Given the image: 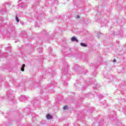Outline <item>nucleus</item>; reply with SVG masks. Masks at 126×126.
Here are the masks:
<instances>
[{"mask_svg":"<svg viewBox=\"0 0 126 126\" xmlns=\"http://www.w3.org/2000/svg\"><path fill=\"white\" fill-rule=\"evenodd\" d=\"M71 40L72 42H78V40L76 39L75 37H72L71 38Z\"/></svg>","mask_w":126,"mask_h":126,"instance_id":"nucleus-1","label":"nucleus"},{"mask_svg":"<svg viewBox=\"0 0 126 126\" xmlns=\"http://www.w3.org/2000/svg\"><path fill=\"white\" fill-rule=\"evenodd\" d=\"M46 119L47 120H51V119H52V116H51L50 114H47L46 115Z\"/></svg>","mask_w":126,"mask_h":126,"instance_id":"nucleus-2","label":"nucleus"},{"mask_svg":"<svg viewBox=\"0 0 126 126\" xmlns=\"http://www.w3.org/2000/svg\"><path fill=\"white\" fill-rule=\"evenodd\" d=\"M24 67H25V64H23L22 66V67H21V70L22 71H24Z\"/></svg>","mask_w":126,"mask_h":126,"instance_id":"nucleus-3","label":"nucleus"},{"mask_svg":"<svg viewBox=\"0 0 126 126\" xmlns=\"http://www.w3.org/2000/svg\"><path fill=\"white\" fill-rule=\"evenodd\" d=\"M63 109L64 110H68V106H67V105H65L63 106Z\"/></svg>","mask_w":126,"mask_h":126,"instance_id":"nucleus-4","label":"nucleus"},{"mask_svg":"<svg viewBox=\"0 0 126 126\" xmlns=\"http://www.w3.org/2000/svg\"><path fill=\"white\" fill-rule=\"evenodd\" d=\"M81 46H82V47H86V44L83 43H81L80 44Z\"/></svg>","mask_w":126,"mask_h":126,"instance_id":"nucleus-5","label":"nucleus"},{"mask_svg":"<svg viewBox=\"0 0 126 126\" xmlns=\"http://www.w3.org/2000/svg\"><path fill=\"white\" fill-rule=\"evenodd\" d=\"M16 20L17 22H19V20H18V17L17 16H16Z\"/></svg>","mask_w":126,"mask_h":126,"instance_id":"nucleus-6","label":"nucleus"},{"mask_svg":"<svg viewBox=\"0 0 126 126\" xmlns=\"http://www.w3.org/2000/svg\"><path fill=\"white\" fill-rule=\"evenodd\" d=\"M76 18H80V17L79 16H77Z\"/></svg>","mask_w":126,"mask_h":126,"instance_id":"nucleus-7","label":"nucleus"},{"mask_svg":"<svg viewBox=\"0 0 126 126\" xmlns=\"http://www.w3.org/2000/svg\"><path fill=\"white\" fill-rule=\"evenodd\" d=\"M116 59H114V60H113V63H116Z\"/></svg>","mask_w":126,"mask_h":126,"instance_id":"nucleus-8","label":"nucleus"}]
</instances>
